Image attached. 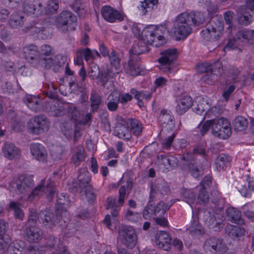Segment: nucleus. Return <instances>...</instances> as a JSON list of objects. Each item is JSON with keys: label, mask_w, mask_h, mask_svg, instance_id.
Wrapping results in <instances>:
<instances>
[{"label": "nucleus", "mask_w": 254, "mask_h": 254, "mask_svg": "<svg viewBox=\"0 0 254 254\" xmlns=\"http://www.w3.org/2000/svg\"><path fill=\"white\" fill-rule=\"evenodd\" d=\"M178 165L177 158L172 155H159L157 157L155 165L163 172H168Z\"/></svg>", "instance_id": "nucleus-14"}, {"label": "nucleus", "mask_w": 254, "mask_h": 254, "mask_svg": "<svg viewBox=\"0 0 254 254\" xmlns=\"http://www.w3.org/2000/svg\"><path fill=\"white\" fill-rule=\"evenodd\" d=\"M114 133L115 135L123 139L129 140L131 137L130 130L123 123H118L117 124Z\"/></svg>", "instance_id": "nucleus-33"}, {"label": "nucleus", "mask_w": 254, "mask_h": 254, "mask_svg": "<svg viewBox=\"0 0 254 254\" xmlns=\"http://www.w3.org/2000/svg\"><path fill=\"white\" fill-rule=\"evenodd\" d=\"M64 104L59 100H50L46 106V111L55 116L62 115L64 113Z\"/></svg>", "instance_id": "nucleus-26"}, {"label": "nucleus", "mask_w": 254, "mask_h": 254, "mask_svg": "<svg viewBox=\"0 0 254 254\" xmlns=\"http://www.w3.org/2000/svg\"><path fill=\"white\" fill-rule=\"evenodd\" d=\"M63 215L57 211L56 216L49 211H44L39 214V221L46 228H52L54 226L62 225Z\"/></svg>", "instance_id": "nucleus-13"}, {"label": "nucleus", "mask_w": 254, "mask_h": 254, "mask_svg": "<svg viewBox=\"0 0 254 254\" xmlns=\"http://www.w3.org/2000/svg\"><path fill=\"white\" fill-rule=\"evenodd\" d=\"M124 69L125 72L131 76H136L140 72L139 67L132 60H130L128 64L124 65Z\"/></svg>", "instance_id": "nucleus-44"}, {"label": "nucleus", "mask_w": 254, "mask_h": 254, "mask_svg": "<svg viewBox=\"0 0 254 254\" xmlns=\"http://www.w3.org/2000/svg\"><path fill=\"white\" fill-rule=\"evenodd\" d=\"M91 177L90 173L85 169L79 170V174L77 177L79 187L83 190L84 188L91 186L90 181Z\"/></svg>", "instance_id": "nucleus-34"}, {"label": "nucleus", "mask_w": 254, "mask_h": 254, "mask_svg": "<svg viewBox=\"0 0 254 254\" xmlns=\"http://www.w3.org/2000/svg\"><path fill=\"white\" fill-rule=\"evenodd\" d=\"M33 185V180L32 176L21 175L9 183V190L16 194H23L29 190Z\"/></svg>", "instance_id": "nucleus-5"}, {"label": "nucleus", "mask_w": 254, "mask_h": 254, "mask_svg": "<svg viewBox=\"0 0 254 254\" xmlns=\"http://www.w3.org/2000/svg\"><path fill=\"white\" fill-rule=\"evenodd\" d=\"M9 207L10 209L14 211V217L19 220H22L24 217L23 211L19 207V204L12 201L9 204Z\"/></svg>", "instance_id": "nucleus-46"}, {"label": "nucleus", "mask_w": 254, "mask_h": 254, "mask_svg": "<svg viewBox=\"0 0 254 254\" xmlns=\"http://www.w3.org/2000/svg\"><path fill=\"white\" fill-rule=\"evenodd\" d=\"M191 24L197 26L202 24L205 19L203 14L200 12H191L190 17Z\"/></svg>", "instance_id": "nucleus-47"}, {"label": "nucleus", "mask_w": 254, "mask_h": 254, "mask_svg": "<svg viewBox=\"0 0 254 254\" xmlns=\"http://www.w3.org/2000/svg\"><path fill=\"white\" fill-rule=\"evenodd\" d=\"M76 16L70 11H63L56 18V27L62 32L68 31L69 25L76 21Z\"/></svg>", "instance_id": "nucleus-15"}, {"label": "nucleus", "mask_w": 254, "mask_h": 254, "mask_svg": "<svg viewBox=\"0 0 254 254\" xmlns=\"http://www.w3.org/2000/svg\"><path fill=\"white\" fill-rule=\"evenodd\" d=\"M190 25L175 23L173 27V32L177 40L187 38L191 32Z\"/></svg>", "instance_id": "nucleus-27"}, {"label": "nucleus", "mask_w": 254, "mask_h": 254, "mask_svg": "<svg viewBox=\"0 0 254 254\" xmlns=\"http://www.w3.org/2000/svg\"><path fill=\"white\" fill-rule=\"evenodd\" d=\"M245 233V230L244 228L239 226H232L231 232L229 235L235 238L244 235Z\"/></svg>", "instance_id": "nucleus-64"}, {"label": "nucleus", "mask_w": 254, "mask_h": 254, "mask_svg": "<svg viewBox=\"0 0 254 254\" xmlns=\"http://www.w3.org/2000/svg\"><path fill=\"white\" fill-rule=\"evenodd\" d=\"M158 0H144L140 4V10L145 14L148 10H151L157 4Z\"/></svg>", "instance_id": "nucleus-49"}, {"label": "nucleus", "mask_w": 254, "mask_h": 254, "mask_svg": "<svg viewBox=\"0 0 254 254\" xmlns=\"http://www.w3.org/2000/svg\"><path fill=\"white\" fill-rule=\"evenodd\" d=\"M49 123L43 116H36L30 119L27 123V130L31 134L39 135L49 129Z\"/></svg>", "instance_id": "nucleus-8"}, {"label": "nucleus", "mask_w": 254, "mask_h": 254, "mask_svg": "<svg viewBox=\"0 0 254 254\" xmlns=\"http://www.w3.org/2000/svg\"><path fill=\"white\" fill-rule=\"evenodd\" d=\"M232 134V129L229 121L223 118L214 119L213 127V134L219 138L226 139Z\"/></svg>", "instance_id": "nucleus-11"}, {"label": "nucleus", "mask_w": 254, "mask_h": 254, "mask_svg": "<svg viewBox=\"0 0 254 254\" xmlns=\"http://www.w3.org/2000/svg\"><path fill=\"white\" fill-rule=\"evenodd\" d=\"M195 102L197 104L196 106L193 105V110L196 114L203 116L202 121L204 119L206 116L210 117V113L211 112V110L214 109V108L210 110H209L210 105L207 101L203 98L199 97L196 99ZM214 109H216V108L215 107Z\"/></svg>", "instance_id": "nucleus-21"}, {"label": "nucleus", "mask_w": 254, "mask_h": 254, "mask_svg": "<svg viewBox=\"0 0 254 254\" xmlns=\"http://www.w3.org/2000/svg\"><path fill=\"white\" fill-rule=\"evenodd\" d=\"M171 239L165 231H159L156 235L155 244L160 249L168 251L171 246Z\"/></svg>", "instance_id": "nucleus-24"}, {"label": "nucleus", "mask_w": 254, "mask_h": 254, "mask_svg": "<svg viewBox=\"0 0 254 254\" xmlns=\"http://www.w3.org/2000/svg\"><path fill=\"white\" fill-rule=\"evenodd\" d=\"M1 150L3 155L9 160L18 157L20 154L19 149L11 143H5Z\"/></svg>", "instance_id": "nucleus-30"}, {"label": "nucleus", "mask_w": 254, "mask_h": 254, "mask_svg": "<svg viewBox=\"0 0 254 254\" xmlns=\"http://www.w3.org/2000/svg\"><path fill=\"white\" fill-rule=\"evenodd\" d=\"M52 54V49L51 47L47 45H43L41 48V52H40V59H46L43 56H50Z\"/></svg>", "instance_id": "nucleus-62"}, {"label": "nucleus", "mask_w": 254, "mask_h": 254, "mask_svg": "<svg viewBox=\"0 0 254 254\" xmlns=\"http://www.w3.org/2000/svg\"><path fill=\"white\" fill-rule=\"evenodd\" d=\"M101 14L105 20L111 23L121 21L124 18L123 13L108 5L102 7Z\"/></svg>", "instance_id": "nucleus-20"}, {"label": "nucleus", "mask_w": 254, "mask_h": 254, "mask_svg": "<svg viewBox=\"0 0 254 254\" xmlns=\"http://www.w3.org/2000/svg\"><path fill=\"white\" fill-rule=\"evenodd\" d=\"M43 233L38 228L30 226L26 230L25 237L30 243H37L42 238Z\"/></svg>", "instance_id": "nucleus-32"}, {"label": "nucleus", "mask_w": 254, "mask_h": 254, "mask_svg": "<svg viewBox=\"0 0 254 254\" xmlns=\"http://www.w3.org/2000/svg\"><path fill=\"white\" fill-rule=\"evenodd\" d=\"M166 31L165 25H150L145 27L142 31L141 39L130 50L131 58H133V55H140L147 52V45L158 47L164 44L166 39L164 35Z\"/></svg>", "instance_id": "nucleus-1"}, {"label": "nucleus", "mask_w": 254, "mask_h": 254, "mask_svg": "<svg viewBox=\"0 0 254 254\" xmlns=\"http://www.w3.org/2000/svg\"><path fill=\"white\" fill-rule=\"evenodd\" d=\"M214 125V119L206 121L203 125L200 127V133L201 135H204L211 128L213 133V127Z\"/></svg>", "instance_id": "nucleus-53"}, {"label": "nucleus", "mask_w": 254, "mask_h": 254, "mask_svg": "<svg viewBox=\"0 0 254 254\" xmlns=\"http://www.w3.org/2000/svg\"><path fill=\"white\" fill-rule=\"evenodd\" d=\"M245 216L249 220L254 222V203H248L242 207Z\"/></svg>", "instance_id": "nucleus-45"}, {"label": "nucleus", "mask_w": 254, "mask_h": 254, "mask_svg": "<svg viewBox=\"0 0 254 254\" xmlns=\"http://www.w3.org/2000/svg\"><path fill=\"white\" fill-rule=\"evenodd\" d=\"M24 22L23 15L19 12H13L9 20V24L13 28H19L22 27Z\"/></svg>", "instance_id": "nucleus-40"}, {"label": "nucleus", "mask_w": 254, "mask_h": 254, "mask_svg": "<svg viewBox=\"0 0 254 254\" xmlns=\"http://www.w3.org/2000/svg\"><path fill=\"white\" fill-rule=\"evenodd\" d=\"M232 124L235 130L242 131L247 128L249 123L246 118L238 116L235 118Z\"/></svg>", "instance_id": "nucleus-42"}, {"label": "nucleus", "mask_w": 254, "mask_h": 254, "mask_svg": "<svg viewBox=\"0 0 254 254\" xmlns=\"http://www.w3.org/2000/svg\"><path fill=\"white\" fill-rule=\"evenodd\" d=\"M209 196L207 192L203 188L199 191L198 195V203L200 204H205L209 201Z\"/></svg>", "instance_id": "nucleus-58"}, {"label": "nucleus", "mask_w": 254, "mask_h": 254, "mask_svg": "<svg viewBox=\"0 0 254 254\" xmlns=\"http://www.w3.org/2000/svg\"><path fill=\"white\" fill-rule=\"evenodd\" d=\"M23 56L37 68L42 67L49 68L53 64V59L51 57H49L47 60L40 59V52L34 45L24 47L23 48Z\"/></svg>", "instance_id": "nucleus-2"}, {"label": "nucleus", "mask_w": 254, "mask_h": 254, "mask_svg": "<svg viewBox=\"0 0 254 254\" xmlns=\"http://www.w3.org/2000/svg\"><path fill=\"white\" fill-rule=\"evenodd\" d=\"M64 151L62 146H55L51 150L50 154L54 160H60L62 158Z\"/></svg>", "instance_id": "nucleus-52"}, {"label": "nucleus", "mask_w": 254, "mask_h": 254, "mask_svg": "<svg viewBox=\"0 0 254 254\" xmlns=\"http://www.w3.org/2000/svg\"><path fill=\"white\" fill-rule=\"evenodd\" d=\"M55 192L53 185L49 180L41 181L40 184L28 195V199L32 201L45 193L48 198H51Z\"/></svg>", "instance_id": "nucleus-12"}, {"label": "nucleus", "mask_w": 254, "mask_h": 254, "mask_svg": "<svg viewBox=\"0 0 254 254\" xmlns=\"http://www.w3.org/2000/svg\"><path fill=\"white\" fill-rule=\"evenodd\" d=\"M28 254H44L46 249L43 246L30 245L28 247Z\"/></svg>", "instance_id": "nucleus-55"}, {"label": "nucleus", "mask_w": 254, "mask_h": 254, "mask_svg": "<svg viewBox=\"0 0 254 254\" xmlns=\"http://www.w3.org/2000/svg\"><path fill=\"white\" fill-rule=\"evenodd\" d=\"M23 242L19 240L12 241L8 235L0 237V252L3 253L7 251L8 254H22Z\"/></svg>", "instance_id": "nucleus-7"}, {"label": "nucleus", "mask_w": 254, "mask_h": 254, "mask_svg": "<svg viewBox=\"0 0 254 254\" xmlns=\"http://www.w3.org/2000/svg\"><path fill=\"white\" fill-rule=\"evenodd\" d=\"M85 158V149L82 145H78L72 149L70 161L75 166H79Z\"/></svg>", "instance_id": "nucleus-28"}, {"label": "nucleus", "mask_w": 254, "mask_h": 254, "mask_svg": "<svg viewBox=\"0 0 254 254\" xmlns=\"http://www.w3.org/2000/svg\"><path fill=\"white\" fill-rule=\"evenodd\" d=\"M175 202L172 200L170 203L166 204L164 202H160L156 206L152 204L147 205L143 211V216L145 219L150 217L153 214L160 216L164 214L169 209L171 206Z\"/></svg>", "instance_id": "nucleus-16"}, {"label": "nucleus", "mask_w": 254, "mask_h": 254, "mask_svg": "<svg viewBox=\"0 0 254 254\" xmlns=\"http://www.w3.org/2000/svg\"><path fill=\"white\" fill-rule=\"evenodd\" d=\"M217 79V75L213 73V71H212L204 75L202 78V80L207 84H212L214 83Z\"/></svg>", "instance_id": "nucleus-61"}, {"label": "nucleus", "mask_w": 254, "mask_h": 254, "mask_svg": "<svg viewBox=\"0 0 254 254\" xmlns=\"http://www.w3.org/2000/svg\"><path fill=\"white\" fill-rule=\"evenodd\" d=\"M226 215L228 219L232 222L242 224L244 221L241 217V212L234 207H229L226 210Z\"/></svg>", "instance_id": "nucleus-37"}, {"label": "nucleus", "mask_w": 254, "mask_h": 254, "mask_svg": "<svg viewBox=\"0 0 254 254\" xmlns=\"http://www.w3.org/2000/svg\"><path fill=\"white\" fill-rule=\"evenodd\" d=\"M192 105V100L191 97L184 95L178 100L176 111L179 115L184 114Z\"/></svg>", "instance_id": "nucleus-29"}, {"label": "nucleus", "mask_w": 254, "mask_h": 254, "mask_svg": "<svg viewBox=\"0 0 254 254\" xmlns=\"http://www.w3.org/2000/svg\"><path fill=\"white\" fill-rule=\"evenodd\" d=\"M231 161V157L229 155L222 154L220 155L215 162V169L219 172L225 170Z\"/></svg>", "instance_id": "nucleus-38"}, {"label": "nucleus", "mask_w": 254, "mask_h": 254, "mask_svg": "<svg viewBox=\"0 0 254 254\" xmlns=\"http://www.w3.org/2000/svg\"><path fill=\"white\" fill-rule=\"evenodd\" d=\"M111 214L112 218H111V216L109 214L106 215L104 220V223L106 225V227L111 229V224H114L116 226L118 222L117 216L119 214V207H114L112 208Z\"/></svg>", "instance_id": "nucleus-43"}, {"label": "nucleus", "mask_w": 254, "mask_h": 254, "mask_svg": "<svg viewBox=\"0 0 254 254\" xmlns=\"http://www.w3.org/2000/svg\"><path fill=\"white\" fill-rule=\"evenodd\" d=\"M71 110V109H70ZM68 116L71 118V120L62 122L60 125L61 130L63 135L67 139H71L73 134V127H74V140L75 141L80 136V132L77 127L75 126V122L77 119V115L79 114L76 109L74 108L72 109V113L68 111Z\"/></svg>", "instance_id": "nucleus-4"}, {"label": "nucleus", "mask_w": 254, "mask_h": 254, "mask_svg": "<svg viewBox=\"0 0 254 254\" xmlns=\"http://www.w3.org/2000/svg\"><path fill=\"white\" fill-rule=\"evenodd\" d=\"M59 8V4L55 0H50L47 3L45 10H43V14H50L55 12Z\"/></svg>", "instance_id": "nucleus-48"}, {"label": "nucleus", "mask_w": 254, "mask_h": 254, "mask_svg": "<svg viewBox=\"0 0 254 254\" xmlns=\"http://www.w3.org/2000/svg\"><path fill=\"white\" fill-rule=\"evenodd\" d=\"M23 101L28 108L32 111L37 113L43 109L41 99L36 96H26Z\"/></svg>", "instance_id": "nucleus-25"}, {"label": "nucleus", "mask_w": 254, "mask_h": 254, "mask_svg": "<svg viewBox=\"0 0 254 254\" xmlns=\"http://www.w3.org/2000/svg\"><path fill=\"white\" fill-rule=\"evenodd\" d=\"M126 217L128 220L133 223L138 222L141 219L139 213L137 212H133L130 210H127V211Z\"/></svg>", "instance_id": "nucleus-57"}, {"label": "nucleus", "mask_w": 254, "mask_h": 254, "mask_svg": "<svg viewBox=\"0 0 254 254\" xmlns=\"http://www.w3.org/2000/svg\"><path fill=\"white\" fill-rule=\"evenodd\" d=\"M249 42L253 44L254 42V31L248 29H244L237 33L233 40L229 41L224 48L225 50L233 49L237 45H241L243 43Z\"/></svg>", "instance_id": "nucleus-10"}, {"label": "nucleus", "mask_w": 254, "mask_h": 254, "mask_svg": "<svg viewBox=\"0 0 254 254\" xmlns=\"http://www.w3.org/2000/svg\"><path fill=\"white\" fill-rule=\"evenodd\" d=\"M205 247L207 249L211 248L213 250L217 251L218 254H233L229 251L223 240L210 239L205 242Z\"/></svg>", "instance_id": "nucleus-23"}, {"label": "nucleus", "mask_w": 254, "mask_h": 254, "mask_svg": "<svg viewBox=\"0 0 254 254\" xmlns=\"http://www.w3.org/2000/svg\"><path fill=\"white\" fill-rule=\"evenodd\" d=\"M81 49L84 55V59L86 61H90V60H93L99 57V54L97 51H91L90 49L88 48Z\"/></svg>", "instance_id": "nucleus-51"}, {"label": "nucleus", "mask_w": 254, "mask_h": 254, "mask_svg": "<svg viewBox=\"0 0 254 254\" xmlns=\"http://www.w3.org/2000/svg\"><path fill=\"white\" fill-rule=\"evenodd\" d=\"M70 200L68 197L64 193L59 194L57 199L56 209L63 215L66 214V206L69 204Z\"/></svg>", "instance_id": "nucleus-36"}, {"label": "nucleus", "mask_w": 254, "mask_h": 254, "mask_svg": "<svg viewBox=\"0 0 254 254\" xmlns=\"http://www.w3.org/2000/svg\"><path fill=\"white\" fill-rule=\"evenodd\" d=\"M189 233L192 236L201 235L203 233V229L199 223L198 214L192 212V220L189 228Z\"/></svg>", "instance_id": "nucleus-31"}, {"label": "nucleus", "mask_w": 254, "mask_h": 254, "mask_svg": "<svg viewBox=\"0 0 254 254\" xmlns=\"http://www.w3.org/2000/svg\"><path fill=\"white\" fill-rule=\"evenodd\" d=\"M197 72L200 73H209L212 71V65L207 63L198 64L196 66Z\"/></svg>", "instance_id": "nucleus-59"}, {"label": "nucleus", "mask_w": 254, "mask_h": 254, "mask_svg": "<svg viewBox=\"0 0 254 254\" xmlns=\"http://www.w3.org/2000/svg\"><path fill=\"white\" fill-rule=\"evenodd\" d=\"M236 188L245 197H250L254 191V181L249 174L243 176L238 181Z\"/></svg>", "instance_id": "nucleus-17"}, {"label": "nucleus", "mask_w": 254, "mask_h": 254, "mask_svg": "<svg viewBox=\"0 0 254 254\" xmlns=\"http://www.w3.org/2000/svg\"><path fill=\"white\" fill-rule=\"evenodd\" d=\"M183 195L185 201L189 203L192 208L191 204L193 202L195 199V195L194 193L190 190H186L183 193Z\"/></svg>", "instance_id": "nucleus-63"}, {"label": "nucleus", "mask_w": 254, "mask_h": 254, "mask_svg": "<svg viewBox=\"0 0 254 254\" xmlns=\"http://www.w3.org/2000/svg\"><path fill=\"white\" fill-rule=\"evenodd\" d=\"M190 13L184 12L179 15L176 19V23L191 25Z\"/></svg>", "instance_id": "nucleus-50"}, {"label": "nucleus", "mask_w": 254, "mask_h": 254, "mask_svg": "<svg viewBox=\"0 0 254 254\" xmlns=\"http://www.w3.org/2000/svg\"><path fill=\"white\" fill-rule=\"evenodd\" d=\"M42 4L38 0H26L23 4L24 12L36 16L43 15Z\"/></svg>", "instance_id": "nucleus-22"}, {"label": "nucleus", "mask_w": 254, "mask_h": 254, "mask_svg": "<svg viewBox=\"0 0 254 254\" xmlns=\"http://www.w3.org/2000/svg\"><path fill=\"white\" fill-rule=\"evenodd\" d=\"M127 127H130L133 134L139 135L142 132V126L141 123L136 119H128L126 122L123 121Z\"/></svg>", "instance_id": "nucleus-41"}, {"label": "nucleus", "mask_w": 254, "mask_h": 254, "mask_svg": "<svg viewBox=\"0 0 254 254\" xmlns=\"http://www.w3.org/2000/svg\"><path fill=\"white\" fill-rule=\"evenodd\" d=\"M249 10L244 6L241 7L239 10L238 22L242 25H248L252 22L253 16L250 14Z\"/></svg>", "instance_id": "nucleus-39"}, {"label": "nucleus", "mask_w": 254, "mask_h": 254, "mask_svg": "<svg viewBox=\"0 0 254 254\" xmlns=\"http://www.w3.org/2000/svg\"><path fill=\"white\" fill-rule=\"evenodd\" d=\"M223 29L222 22L214 19L201 31V35L206 40H217L222 35Z\"/></svg>", "instance_id": "nucleus-9"}, {"label": "nucleus", "mask_w": 254, "mask_h": 254, "mask_svg": "<svg viewBox=\"0 0 254 254\" xmlns=\"http://www.w3.org/2000/svg\"><path fill=\"white\" fill-rule=\"evenodd\" d=\"M118 240L129 249H132L137 243V237L134 229L130 226L123 225L119 229Z\"/></svg>", "instance_id": "nucleus-6"}, {"label": "nucleus", "mask_w": 254, "mask_h": 254, "mask_svg": "<svg viewBox=\"0 0 254 254\" xmlns=\"http://www.w3.org/2000/svg\"><path fill=\"white\" fill-rule=\"evenodd\" d=\"M109 60L111 64V67L108 69L107 72L102 73L101 78L103 82L104 81V78H106V76L108 78H114L116 74H118L120 71V60L117 56L114 51H112L109 56Z\"/></svg>", "instance_id": "nucleus-19"}, {"label": "nucleus", "mask_w": 254, "mask_h": 254, "mask_svg": "<svg viewBox=\"0 0 254 254\" xmlns=\"http://www.w3.org/2000/svg\"><path fill=\"white\" fill-rule=\"evenodd\" d=\"M234 13L231 11H227L224 13V16L226 23L228 25V29H230L231 33L232 30L235 29L233 27L232 20L233 18Z\"/></svg>", "instance_id": "nucleus-60"}, {"label": "nucleus", "mask_w": 254, "mask_h": 254, "mask_svg": "<svg viewBox=\"0 0 254 254\" xmlns=\"http://www.w3.org/2000/svg\"><path fill=\"white\" fill-rule=\"evenodd\" d=\"M159 120L164 127H165V125L168 126L170 129H172L174 127V117L169 111L162 110L159 117Z\"/></svg>", "instance_id": "nucleus-35"}, {"label": "nucleus", "mask_w": 254, "mask_h": 254, "mask_svg": "<svg viewBox=\"0 0 254 254\" xmlns=\"http://www.w3.org/2000/svg\"><path fill=\"white\" fill-rule=\"evenodd\" d=\"M239 74V69L235 67H230L227 71V76L229 78V80L232 82H236L237 81V76Z\"/></svg>", "instance_id": "nucleus-56"}, {"label": "nucleus", "mask_w": 254, "mask_h": 254, "mask_svg": "<svg viewBox=\"0 0 254 254\" xmlns=\"http://www.w3.org/2000/svg\"><path fill=\"white\" fill-rule=\"evenodd\" d=\"M30 153L33 159L45 164L47 162L48 153L45 147L39 143H32L30 145Z\"/></svg>", "instance_id": "nucleus-18"}, {"label": "nucleus", "mask_w": 254, "mask_h": 254, "mask_svg": "<svg viewBox=\"0 0 254 254\" xmlns=\"http://www.w3.org/2000/svg\"><path fill=\"white\" fill-rule=\"evenodd\" d=\"M160 55L161 57L158 60L160 64L159 69L169 75L175 74L177 72V69L175 67L174 61L177 57V49L165 50L162 51Z\"/></svg>", "instance_id": "nucleus-3"}, {"label": "nucleus", "mask_w": 254, "mask_h": 254, "mask_svg": "<svg viewBox=\"0 0 254 254\" xmlns=\"http://www.w3.org/2000/svg\"><path fill=\"white\" fill-rule=\"evenodd\" d=\"M91 107L92 111H96L99 108L101 104L100 97L95 94H92L90 97Z\"/></svg>", "instance_id": "nucleus-54"}]
</instances>
